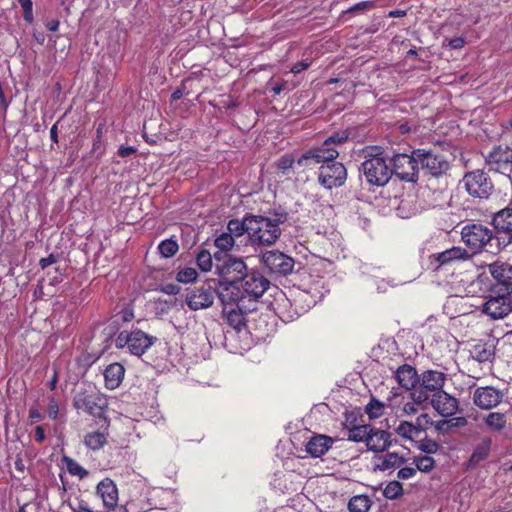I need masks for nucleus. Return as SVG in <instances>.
Returning <instances> with one entry per match:
<instances>
[{
	"instance_id": "nucleus-1",
	"label": "nucleus",
	"mask_w": 512,
	"mask_h": 512,
	"mask_svg": "<svg viewBox=\"0 0 512 512\" xmlns=\"http://www.w3.org/2000/svg\"><path fill=\"white\" fill-rule=\"evenodd\" d=\"M285 211L269 212L268 216L250 214L249 241L253 246L273 245L281 236L280 224L287 221Z\"/></svg>"
},
{
	"instance_id": "nucleus-2",
	"label": "nucleus",
	"mask_w": 512,
	"mask_h": 512,
	"mask_svg": "<svg viewBox=\"0 0 512 512\" xmlns=\"http://www.w3.org/2000/svg\"><path fill=\"white\" fill-rule=\"evenodd\" d=\"M248 270L243 259L232 256H229L222 264L216 265V272L222 278L217 290L221 302L229 303L235 297H239L240 289L237 285Z\"/></svg>"
},
{
	"instance_id": "nucleus-3",
	"label": "nucleus",
	"mask_w": 512,
	"mask_h": 512,
	"mask_svg": "<svg viewBox=\"0 0 512 512\" xmlns=\"http://www.w3.org/2000/svg\"><path fill=\"white\" fill-rule=\"evenodd\" d=\"M349 138L348 131H338L329 136L321 145L313 146L295 158L296 165L301 171L310 170L315 165L325 161L337 159L339 151L338 145L345 143Z\"/></svg>"
},
{
	"instance_id": "nucleus-4",
	"label": "nucleus",
	"mask_w": 512,
	"mask_h": 512,
	"mask_svg": "<svg viewBox=\"0 0 512 512\" xmlns=\"http://www.w3.org/2000/svg\"><path fill=\"white\" fill-rule=\"evenodd\" d=\"M360 170L368 184L372 186H385L391 179L390 164H388L384 151L379 147H372L364 151V161Z\"/></svg>"
},
{
	"instance_id": "nucleus-5",
	"label": "nucleus",
	"mask_w": 512,
	"mask_h": 512,
	"mask_svg": "<svg viewBox=\"0 0 512 512\" xmlns=\"http://www.w3.org/2000/svg\"><path fill=\"white\" fill-rule=\"evenodd\" d=\"M240 289L239 297L234 301L244 300L255 306V302L263 296L270 286V281L258 270L250 269L237 285Z\"/></svg>"
},
{
	"instance_id": "nucleus-6",
	"label": "nucleus",
	"mask_w": 512,
	"mask_h": 512,
	"mask_svg": "<svg viewBox=\"0 0 512 512\" xmlns=\"http://www.w3.org/2000/svg\"><path fill=\"white\" fill-rule=\"evenodd\" d=\"M446 381V375L438 370H426L419 375L417 389L411 393V397L416 403H425L430 396L443 391Z\"/></svg>"
},
{
	"instance_id": "nucleus-7",
	"label": "nucleus",
	"mask_w": 512,
	"mask_h": 512,
	"mask_svg": "<svg viewBox=\"0 0 512 512\" xmlns=\"http://www.w3.org/2000/svg\"><path fill=\"white\" fill-rule=\"evenodd\" d=\"M461 239L473 253H478L482 250L489 251L488 247H492V241L496 237L487 226L479 223H468L461 230Z\"/></svg>"
},
{
	"instance_id": "nucleus-8",
	"label": "nucleus",
	"mask_w": 512,
	"mask_h": 512,
	"mask_svg": "<svg viewBox=\"0 0 512 512\" xmlns=\"http://www.w3.org/2000/svg\"><path fill=\"white\" fill-rule=\"evenodd\" d=\"M391 176L395 175L400 181L416 183L419 178L418 157L414 154L395 153L390 159Z\"/></svg>"
},
{
	"instance_id": "nucleus-9",
	"label": "nucleus",
	"mask_w": 512,
	"mask_h": 512,
	"mask_svg": "<svg viewBox=\"0 0 512 512\" xmlns=\"http://www.w3.org/2000/svg\"><path fill=\"white\" fill-rule=\"evenodd\" d=\"M156 341L157 337L136 329L130 332L121 331L115 343L117 348L127 347L131 354L142 356Z\"/></svg>"
},
{
	"instance_id": "nucleus-10",
	"label": "nucleus",
	"mask_w": 512,
	"mask_h": 512,
	"mask_svg": "<svg viewBox=\"0 0 512 512\" xmlns=\"http://www.w3.org/2000/svg\"><path fill=\"white\" fill-rule=\"evenodd\" d=\"M414 154L418 157V164L428 175L438 178L450 169V162L443 153L419 148L414 150Z\"/></svg>"
},
{
	"instance_id": "nucleus-11",
	"label": "nucleus",
	"mask_w": 512,
	"mask_h": 512,
	"mask_svg": "<svg viewBox=\"0 0 512 512\" xmlns=\"http://www.w3.org/2000/svg\"><path fill=\"white\" fill-rule=\"evenodd\" d=\"M483 313L492 319H502L512 312V294L492 287L483 304Z\"/></svg>"
},
{
	"instance_id": "nucleus-12",
	"label": "nucleus",
	"mask_w": 512,
	"mask_h": 512,
	"mask_svg": "<svg viewBox=\"0 0 512 512\" xmlns=\"http://www.w3.org/2000/svg\"><path fill=\"white\" fill-rule=\"evenodd\" d=\"M346 179L347 169L336 159L322 162V165L319 167L318 182L325 189L331 190L341 187L345 184Z\"/></svg>"
},
{
	"instance_id": "nucleus-13",
	"label": "nucleus",
	"mask_w": 512,
	"mask_h": 512,
	"mask_svg": "<svg viewBox=\"0 0 512 512\" xmlns=\"http://www.w3.org/2000/svg\"><path fill=\"white\" fill-rule=\"evenodd\" d=\"M77 410L86 412L94 417L105 418V410L107 408V399L100 393L94 391H80L73 401Z\"/></svg>"
},
{
	"instance_id": "nucleus-14",
	"label": "nucleus",
	"mask_w": 512,
	"mask_h": 512,
	"mask_svg": "<svg viewBox=\"0 0 512 512\" xmlns=\"http://www.w3.org/2000/svg\"><path fill=\"white\" fill-rule=\"evenodd\" d=\"M261 264L268 273L277 276H287L294 269V259L279 250L266 251L261 255Z\"/></svg>"
},
{
	"instance_id": "nucleus-15",
	"label": "nucleus",
	"mask_w": 512,
	"mask_h": 512,
	"mask_svg": "<svg viewBox=\"0 0 512 512\" xmlns=\"http://www.w3.org/2000/svg\"><path fill=\"white\" fill-rule=\"evenodd\" d=\"M463 182L467 192L473 197L487 199L494 190L490 177L480 169L466 173Z\"/></svg>"
},
{
	"instance_id": "nucleus-16",
	"label": "nucleus",
	"mask_w": 512,
	"mask_h": 512,
	"mask_svg": "<svg viewBox=\"0 0 512 512\" xmlns=\"http://www.w3.org/2000/svg\"><path fill=\"white\" fill-rule=\"evenodd\" d=\"M221 303L223 305L222 314L226 324L236 331H241L246 326V314L256 309V306L249 303L246 304L244 300Z\"/></svg>"
},
{
	"instance_id": "nucleus-17",
	"label": "nucleus",
	"mask_w": 512,
	"mask_h": 512,
	"mask_svg": "<svg viewBox=\"0 0 512 512\" xmlns=\"http://www.w3.org/2000/svg\"><path fill=\"white\" fill-rule=\"evenodd\" d=\"M489 170L507 175L512 171V149L508 146H494L485 156Z\"/></svg>"
},
{
	"instance_id": "nucleus-18",
	"label": "nucleus",
	"mask_w": 512,
	"mask_h": 512,
	"mask_svg": "<svg viewBox=\"0 0 512 512\" xmlns=\"http://www.w3.org/2000/svg\"><path fill=\"white\" fill-rule=\"evenodd\" d=\"M216 291L210 285H202L187 290L185 302L187 306L197 311L210 307L215 298Z\"/></svg>"
},
{
	"instance_id": "nucleus-19",
	"label": "nucleus",
	"mask_w": 512,
	"mask_h": 512,
	"mask_svg": "<svg viewBox=\"0 0 512 512\" xmlns=\"http://www.w3.org/2000/svg\"><path fill=\"white\" fill-rule=\"evenodd\" d=\"M503 397L502 391L491 386H486L479 387L475 390L473 401L479 408L488 410L500 404Z\"/></svg>"
},
{
	"instance_id": "nucleus-20",
	"label": "nucleus",
	"mask_w": 512,
	"mask_h": 512,
	"mask_svg": "<svg viewBox=\"0 0 512 512\" xmlns=\"http://www.w3.org/2000/svg\"><path fill=\"white\" fill-rule=\"evenodd\" d=\"M470 258V254L465 248L454 246L443 252L431 255V264L437 270L442 266H448L458 261H465Z\"/></svg>"
},
{
	"instance_id": "nucleus-21",
	"label": "nucleus",
	"mask_w": 512,
	"mask_h": 512,
	"mask_svg": "<svg viewBox=\"0 0 512 512\" xmlns=\"http://www.w3.org/2000/svg\"><path fill=\"white\" fill-rule=\"evenodd\" d=\"M97 495L102 499L104 507L112 509L118 503V488L113 480L105 478L101 480L96 488Z\"/></svg>"
},
{
	"instance_id": "nucleus-22",
	"label": "nucleus",
	"mask_w": 512,
	"mask_h": 512,
	"mask_svg": "<svg viewBox=\"0 0 512 512\" xmlns=\"http://www.w3.org/2000/svg\"><path fill=\"white\" fill-rule=\"evenodd\" d=\"M431 403L434 409L443 417L454 415L458 409L457 399L446 393L444 390L435 394Z\"/></svg>"
},
{
	"instance_id": "nucleus-23",
	"label": "nucleus",
	"mask_w": 512,
	"mask_h": 512,
	"mask_svg": "<svg viewBox=\"0 0 512 512\" xmlns=\"http://www.w3.org/2000/svg\"><path fill=\"white\" fill-rule=\"evenodd\" d=\"M391 445V434L388 431L372 427L368 434L366 446L367 449L376 453L386 451Z\"/></svg>"
},
{
	"instance_id": "nucleus-24",
	"label": "nucleus",
	"mask_w": 512,
	"mask_h": 512,
	"mask_svg": "<svg viewBox=\"0 0 512 512\" xmlns=\"http://www.w3.org/2000/svg\"><path fill=\"white\" fill-rule=\"evenodd\" d=\"M333 443V438L324 434H316L308 440L306 452L314 458L321 457L328 452Z\"/></svg>"
},
{
	"instance_id": "nucleus-25",
	"label": "nucleus",
	"mask_w": 512,
	"mask_h": 512,
	"mask_svg": "<svg viewBox=\"0 0 512 512\" xmlns=\"http://www.w3.org/2000/svg\"><path fill=\"white\" fill-rule=\"evenodd\" d=\"M491 273L497 281L493 288L512 294V266L508 264L492 266Z\"/></svg>"
},
{
	"instance_id": "nucleus-26",
	"label": "nucleus",
	"mask_w": 512,
	"mask_h": 512,
	"mask_svg": "<svg viewBox=\"0 0 512 512\" xmlns=\"http://www.w3.org/2000/svg\"><path fill=\"white\" fill-rule=\"evenodd\" d=\"M395 379L402 388L412 390L417 387L419 375L415 367L403 364L395 371Z\"/></svg>"
},
{
	"instance_id": "nucleus-27",
	"label": "nucleus",
	"mask_w": 512,
	"mask_h": 512,
	"mask_svg": "<svg viewBox=\"0 0 512 512\" xmlns=\"http://www.w3.org/2000/svg\"><path fill=\"white\" fill-rule=\"evenodd\" d=\"M103 375L105 387L109 390H114L122 383L125 375V368L118 362L111 363L105 368Z\"/></svg>"
},
{
	"instance_id": "nucleus-28",
	"label": "nucleus",
	"mask_w": 512,
	"mask_h": 512,
	"mask_svg": "<svg viewBox=\"0 0 512 512\" xmlns=\"http://www.w3.org/2000/svg\"><path fill=\"white\" fill-rule=\"evenodd\" d=\"M406 459L396 452H388L385 455H376L373 459L374 470L386 471L400 467Z\"/></svg>"
},
{
	"instance_id": "nucleus-29",
	"label": "nucleus",
	"mask_w": 512,
	"mask_h": 512,
	"mask_svg": "<svg viewBox=\"0 0 512 512\" xmlns=\"http://www.w3.org/2000/svg\"><path fill=\"white\" fill-rule=\"evenodd\" d=\"M104 421L106 424V428L104 430L91 431L84 436L83 443L88 449L97 451L107 444L109 436L107 429L109 422L106 418H104Z\"/></svg>"
},
{
	"instance_id": "nucleus-30",
	"label": "nucleus",
	"mask_w": 512,
	"mask_h": 512,
	"mask_svg": "<svg viewBox=\"0 0 512 512\" xmlns=\"http://www.w3.org/2000/svg\"><path fill=\"white\" fill-rule=\"evenodd\" d=\"M491 223L498 232L512 233V207L509 205L494 213Z\"/></svg>"
},
{
	"instance_id": "nucleus-31",
	"label": "nucleus",
	"mask_w": 512,
	"mask_h": 512,
	"mask_svg": "<svg viewBox=\"0 0 512 512\" xmlns=\"http://www.w3.org/2000/svg\"><path fill=\"white\" fill-rule=\"evenodd\" d=\"M491 446V438L486 437L482 439V441L474 448L468 460V467H476L480 462L484 461L490 453Z\"/></svg>"
},
{
	"instance_id": "nucleus-32",
	"label": "nucleus",
	"mask_w": 512,
	"mask_h": 512,
	"mask_svg": "<svg viewBox=\"0 0 512 512\" xmlns=\"http://www.w3.org/2000/svg\"><path fill=\"white\" fill-rule=\"evenodd\" d=\"M249 220L250 214L245 215L242 220L231 219L227 224V232L231 233L234 239L244 234L249 237Z\"/></svg>"
},
{
	"instance_id": "nucleus-33",
	"label": "nucleus",
	"mask_w": 512,
	"mask_h": 512,
	"mask_svg": "<svg viewBox=\"0 0 512 512\" xmlns=\"http://www.w3.org/2000/svg\"><path fill=\"white\" fill-rule=\"evenodd\" d=\"M484 423L490 430L500 432L505 429L507 418L504 413L491 412L484 418Z\"/></svg>"
},
{
	"instance_id": "nucleus-34",
	"label": "nucleus",
	"mask_w": 512,
	"mask_h": 512,
	"mask_svg": "<svg viewBox=\"0 0 512 512\" xmlns=\"http://www.w3.org/2000/svg\"><path fill=\"white\" fill-rule=\"evenodd\" d=\"M395 431L397 435L409 441H415L421 435L415 424L408 421H401Z\"/></svg>"
},
{
	"instance_id": "nucleus-35",
	"label": "nucleus",
	"mask_w": 512,
	"mask_h": 512,
	"mask_svg": "<svg viewBox=\"0 0 512 512\" xmlns=\"http://www.w3.org/2000/svg\"><path fill=\"white\" fill-rule=\"evenodd\" d=\"M372 501L369 496L360 494L353 496L348 502V510L350 512H368Z\"/></svg>"
},
{
	"instance_id": "nucleus-36",
	"label": "nucleus",
	"mask_w": 512,
	"mask_h": 512,
	"mask_svg": "<svg viewBox=\"0 0 512 512\" xmlns=\"http://www.w3.org/2000/svg\"><path fill=\"white\" fill-rule=\"evenodd\" d=\"M472 356L478 362L490 361L494 357V348L487 343L476 344L473 347Z\"/></svg>"
},
{
	"instance_id": "nucleus-37",
	"label": "nucleus",
	"mask_w": 512,
	"mask_h": 512,
	"mask_svg": "<svg viewBox=\"0 0 512 512\" xmlns=\"http://www.w3.org/2000/svg\"><path fill=\"white\" fill-rule=\"evenodd\" d=\"M371 425H356L348 430L347 439L353 442L367 441L368 434L371 433Z\"/></svg>"
},
{
	"instance_id": "nucleus-38",
	"label": "nucleus",
	"mask_w": 512,
	"mask_h": 512,
	"mask_svg": "<svg viewBox=\"0 0 512 512\" xmlns=\"http://www.w3.org/2000/svg\"><path fill=\"white\" fill-rule=\"evenodd\" d=\"M160 255L163 258L173 257L179 250V245L173 237L162 240L157 247Z\"/></svg>"
},
{
	"instance_id": "nucleus-39",
	"label": "nucleus",
	"mask_w": 512,
	"mask_h": 512,
	"mask_svg": "<svg viewBox=\"0 0 512 512\" xmlns=\"http://www.w3.org/2000/svg\"><path fill=\"white\" fill-rule=\"evenodd\" d=\"M62 462L66 465V469L72 476H78L80 479H83L88 476L89 472L82 467L77 461L70 458L69 456L64 455L62 457Z\"/></svg>"
},
{
	"instance_id": "nucleus-40",
	"label": "nucleus",
	"mask_w": 512,
	"mask_h": 512,
	"mask_svg": "<svg viewBox=\"0 0 512 512\" xmlns=\"http://www.w3.org/2000/svg\"><path fill=\"white\" fill-rule=\"evenodd\" d=\"M403 493V486L397 480L388 482L385 488L383 489V496L389 500L398 499L403 495Z\"/></svg>"
},
{
	"instance_id": "nucleus-41",
	"label": "nucleus",
	"mask_w": 512,
	"mask_h": 512,
	"mask_svg": "<svg viewBox=\"0 0 512 512\" xmlns=\"http://www.w3.org/2000/svg\"><path fill=\"white\" fill-rule=\"evenodd\" d=\"M385 411V405L383 402L372 397L369 403L366 405L365 412L370 419H378L383 416Z\"/></svg>"
},
{
	"instance_id": "nucleus-42",
	"label": "nucleus",
	"mask_w": 512,
	"mask_h": 512,
	"mask_svg": "<svg viewBox=\"0 0 512 512\" xmlns=\"http://www.w3.org/2000/svg\"><path fill=\"white\" fill-rule=\"evenodd\" d=\"M196 264L203 272H208L212 269L213 260L211 253L206 249H201L196 254Z\"/></svg>"
},
{
	"instance_id": "nucleus-43",
	"label": "nucleus",
	"mask_w": 512,
	"mask_h": 512,
	"mask_svg": "<svg viewBox=\"0 0 512 512\" xmlns=\"http://www.w3.org/2000/svg\"><path fill=\"white\" fill-rule=\"evenodd\" d=\"M235 244V239L232 237L231 233L223 232L219 236H217L214 240V245L221 251L227 252L233 248Z\"/></svg>"
},
{
	"instance_id": "nucleus-44",
	"label": "nucleus",
	"mask_w": 512,
	"mask_h": 512,
	"mask_svg": "<svg viewBox=\"0 0 512 512\" xmlns=\"http://www.w3.org/2000/svg\"><path fill=\"white\" fill-rule=\"evenodd\" d=\"M294 165H296L295 157L288 153L280 156L275 162L276 169L282 174H286L294 167Z\"/></svg>"
},
{
	"instance_id": "nucleus-45",
	"label": "nucleus",
	"mask_w": 512,
	"mask_h": 512,
	"mask_svg": "<svg viewBox=\"0 0 512 512\" xmlns=\"http://www.w3.org/2000/svg\"><path fill=\"white\" fill-rule=\"evenodd\" d=\"M414 462L416 469L425 473L430 472L435 466V460L428 455L415 457Z\"/></svg>"
},
{
	"instance_id": "nucleus-46",
	"label": "nucleus",
	"mask_w": 512,
	"mask_h": 512,
	"mask_svg": "<svg viewBox=\"0 0 512 512\" xmlns=\"http://www.w3.org/2000/svg\"><path fill=\"white\" fill-rule=\"evenodd\" d=\"M198 277V273L195 268L185 267L181 269L177 275L176 280L180 283H191L194 282Z\"/></svg>"
},
{
	"instance_id": "nucleus-47",
	"label": "nucleus",
	"mask_w": 512,
	"mask_h": 512,
	"mask_svg": "<svg viewBox=\"0 0 512 512\" xmlns=\"http://www.w3.org/2000/svg\"><path fill=\"white\" fill-rule=\"evenodd\" d=\"M417 447L426 454H435L439 449V444L426 436L418 441Z\"/></svg>"
},
{
	"instance_id": "nucleus-48",
	"label": "nucleus",
	"mask_w": 512,
	"mask_h": 512,
	"mask_svg": "<svg viewBox=\"0 0 512 512\" xmlns=\"http://www.w3.org/2000/svg\"><path fill=\"white\" fill-rule=\"evenodd\" d=\"M18 2L23 9V19L31 24L34 20L32 0H18Z\"/></svg>"
},
{
	"instance_id": "nucleus-49",
	"label": "nucleus",
	"mask_w": 512,
	"mask_h": 512,
	"mask_svg": "<svg viewBox=\"0 0 512 512\" xmlns=\"http://www.w3.org/2000/svg\"><path fill=\"white\" fill-rule=\"evenodd\" d=\"M414 424L417 427L418 431L422 433L425 432L430 426L434 425V422L428 414L424 413L416 418Z\"/></svg>"
},
{
	"instance_id": "nucleus-50",
	"label": "nucleus",
	"mask_w": 512,
	"mask_h": 512,
	"mask_svg": "<svg viewBox=\"0 0 512 512\" xmlns=\"http://www.w3.org/2000/svg\"><path fill=\"white\" fill-rule=\"evenodd\" d=\"M59 414V405L54 397L50 398L47 406V415L49 419L56 420Z\"/></svg>"
},
{
	"instance_id": "nucleus-51",
	"label": "nucleus",
	"mask_w": 512,
	"mask_h": 512,
	"mask_svg": "<svg viewBox=\"0 0 512 512\" xmlns=\"http://www.w3.org/2000/svg\"><path fill=\"white\" fill-rule=\"evenodd\" d=\"M417 471L416 467H403L398 471L397 477L402 480H407L414 477Z\"/></svg>"
},
{
	"instance_id": "nucleus-52",
	"label": "nucleus",
	"mask_w": 512,
	"mask_h": 512,
	"mask_svg": "<svg viewBox=\"0 0 512 512\" xmlns=\"http://www.w3.org/2000/svg\"><path fill=\"white\" fill-rule=\"evenodd\" d=\"M420 404L421 403H416L415 400H413L412 402H407L403 406V412L406 415H415L418 412L417 405H420Z\"/></svg>"
},
{
	"instance_id": "nucleus-53",
	"label": "nucleus",
	"mask_w": 512,
	"mask_h": 512,
	"mask_svg": "<svg viewBox=\"0 0 512 512\" xmlns=\"http://www.w3.org/2000/svg\"><path fill=\"white\" fill-rule=\"evenodd\" d=\"M311 66V62H308V61H299V62H296L292 67H291V72L294 73V74H298L306 69H308L309 67Z\"/></svg>"
},
{
	"instance_id": "nucleus-54",
	"label": "nucleus",
	"mask_w": 512,
	"mask_h": 512,
	"mask_svg": "<svg viewBox=\"0 0 512 512\" xmlns=\"http://www.w3.org/2000/svg\"><path fill=\"white\" fill-rule=\"evenodd\" d=\"M373 6V3L371 1H362L359 3H356L354 6L350 7L347 12H356V11H362L368 8H371Z\"/></svg>"
},
{
	"instance_id": "nucleus-55",
	"label": "nucleus",
	"mask_w": 512,
	"mask_h": 512,
	"mask_svg": "<svg viewBox=\"0 0 512 512\" xmlns=\"http://www.w3.org/2000/svg\"><path fill=\"white\" fill-rule=\"evenodd\" d=\"M137 149L135 147H132V146H121L118 151H117V154L119 157L121 158H125V157H128L134 153H136Z\"/></svg>"
},
{
	"instance_id": "nucleus-56",
	"label": "nucleus",
	"mask_w": 512,
	"mask_h": 512,
	"mask_svg": "<svg viewBox=\"0 0 512 512\" xmlns=\"http://www.w3.org/2000/svg\"><path fill=\"white\" fill-rule=\"evenodd\" d=\"M34 439L38 443H42L46 439L45 429L42 425L35 428Z\"/></svg>"
},
{
	"instance_id": "nucleus-57",
	"label": "nucleus",
	"mask_w": 512,
	"mask_h": 512,
	"mask_svg": "<svg viewBox=\"0 0 512 512\" xmlns=\"http://www.w3.org/2000/svg\"><path fill=\"white\" fill-rule=\"evenodd\" d=\"M43 418H44L43 414L36 407H31L29 409V419L31 421L37 422V421L43 420Z\"/></svg>"
},
{
	"instance_id": "nucleus-58",
	"label": "nucleus",
	"mask_w": 512,
	"mask_h": 512,
	"mask_svg": "<svg viewBox=\"0 0 512 512\" xmlns=\"http://www.w3.org/2000/svg\"><path fill=\"white\" fill-rule=\"evenodd\" d=\"M449 47L452 49H461L465 45L463 37H455L449 40Z\"/></svg>"
},
{
	"instance_id": "nucleus-59",
	"label": "nucleus",
	"mask_w": 512,
	"mask_h": 512,
	"mask_svg": "<svg viewBox=\"0 0 512 512\" xmlns=\"http://www.w3.org/2000/svg\"><path fill=\"white\" fill-rule=\"evenodd\" d=\"M451 427V421L441 420L435 423V428L439 432H448Z\"/></svg>"
},
{
	"instance_id": "nucleus-60",
	"label": "nucleus",
	"mask_w": 512,
	"mask_h": 512,
	"mask_svg": "<svg viewBox=\"0 0 512 512\" xmlns=\"http://www.w3.org/2000/svg\"><path fill=\"white\" fill-rule=\"evenodd\" d=\"M57 260L56 256L54 254H50L48 257L41 258L39 261V265L42 269H45L49 265L55 263Z\"/></svg>"
},
{
	"instance_id": "nucleus-61",
	"label": "nucleus",
	"mask_w": 512,
	"mask_h": 512,
	"mask_svg": "<svg viewBox=\"0 0 512 512\" xmlns=\"http://www.w3.org/2000/svg\"><path fill=\"white\" fill-rule=\"evenodd\" d=\"M119 315L123 322H130L134 318V313L130 309H123Z\"/></svg>"
},
{
	"instance_id": "nucleus-62",
	"label": "nucleus",
	"mask_w": 512,
	"mask_h": 512,
	"mask_svg": "<svg viewBox=\"0 0 512 512\" xmlns=\"http://www.w3.org/2000/svg\"><path fill=\"white\" fill-rule=\"evenodd\" d=\"M60 21L52 20L46 23V28L51 32H56L59 29Z\"/></svg>"
},
{
	"instance_id": "nucleus-63",
	"label": "nucleus",
	"mask_w": 512,
	"mask_h": 512,
	"mask_svg": "<svg viewBox=\"0 0 512 512\" xmlns=\"http://www.w3.org/2000/svg\"><path fill=\"white\" fill-rule=\"evenodd\" d=\"M284 87H285V82L277 83V84H275V85L271 88V92H272L274 95H279V94L284 90Z\"/></svg>"
},
{
	"instance_id": "nucleus-64",
	"label": "nucleus",
	"mask_w": 512,
	"mask_h": 512,
	"mask_svg": "<svg viewBox=\"0 0 512 512\" xmlns=\"http://www.w3.org/2000/svg\"><path fill=\"white\" fill-rule=\"evenodd\" d=\"M74 512H94L90 507H88L83 502L79 503L77 508L74 509Z\"/></svg>"
}]
</instances>
